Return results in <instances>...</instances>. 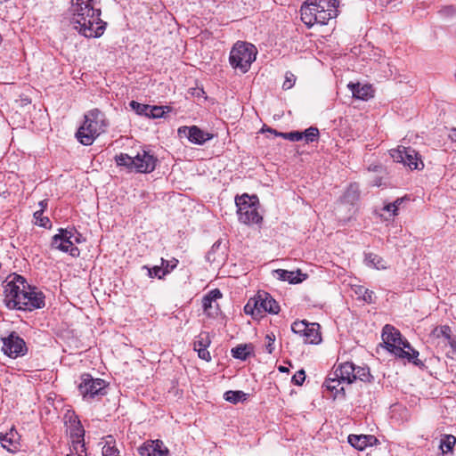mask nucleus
<instances>
[{
  "instance_id": "1",
  "label": "nucleus",
  "mask_w": 456,
  "mask_h": 456,
  "mask_svg": "<svg viewBox=\"0 0 456 456\" xmlns=\"http://www.w3.org/2000/svg\"><path fill=\"white\" fill-rule=\"evenodd\" d=\"M70 3V22L74 29L88 38L100 37L107 26L101 19V0H71Z\"/></svg>"
},
{
  "instance_id": "2",
  "label": "nucleus",
  "mask_w": 456,
  "mask_h": 456,
  "mask_svg": "<svg viewBox=\"0 0 456 456\" xmlns=\"http://www.w3.org/2000/svg\"><path fill=\"white\" fill-rule=\"evenodd\" d=\"M4 303L9 309L28 310L45 306V297L37 287L30 286L19 274L9 276L4 286Z\"/></svg>"
},
{
  "instance_id": "3",
  "label": "nucleus",
  "mask_w": 456,
  "mask_h": 456,
  "mask_svg": "<svg viewBox=\"0 0 456 456\" xmlns=\"http://www.w3.org/2000/svg\"><path fill=\"white\" fill-rule=\"evenodd\" d=\"M338 0H306L300 8L301 20L308 28L327 25L338 16Z\"/></svg>"
},
{
  "instance_id": "4",
  "label": "nucleus",
  "mask_w": 456,
  "mask_h": 456,
  "mask_svg": "<svg viewBox=\"0 0 456 456\" xmlns=\"http://www.w3.org/2000/svg\"><path fill=\"white\" fill-rule=\"evenodd\" d=\"M382 340L386 348L395 356L407 359L417 366L423 365L418 359L419 352L411 347V344L403 338L400 331L392 325L387 324L382 330Z\"/></svg>"
},
{
  "instance_id": "5",
  "label": "nucleus",
  "mask_w": 456,
  "mask_h": 456,
  "mask_svg": "<svg viewBox=\"0 0 456 456\" xmlns=\"http://www.w3.org/2000/svg\"><path fill=\"white\" fill-rule=\"evenodd\" d=\"M107 126L104 113L98 109L91 110L85 115L84 123L76 133V137L83 145H92Z\"/></svg>"
},
{
  "instance_id": "6",
  "label": "nucleus",
  "mask_w": 456,
  "mask_h": 456,
  "mask_svg": "<svg viewBox=\"0 0 456 456\" xmlns=\"http://www.w3.org/2000/svg\"><path fill=\"white\" fill-rule=\"evenodd\" d=\"M256 56L255 45L246 42H237L230 53L229 61L233 69H239L242 73H246L256 60Z\"/></svg>"
},
{
  "instance_id": "7",
  "label": "nucleus",
  "mask_w": 456,
  "mask_h": 456,
  "mask_svg": "<svg viewBox=\"0 0 456 456\" xmlns=\"http://www.w3.org/2000/svg\"><path fill=\"white\" fill-rule=\"evenodd\" d=\"M244 311L247 314H251L256 318L261 316L263 313L276 314L280 311V306L269 293L259 291L255 297L248 301L244 306Z\"/></svg>"
},
{
  "instance_id": "8",
  "label": "nucleus",
  "mask_w": 456,
  "mask_h": 456,
  "mask_svg": "<svg viewBox=\"0 0 456 456\" xmlns=\"http://www.w3.org/2000/svg\"><path fill=\"white\" fill-rule=\"evenodd\" d=\"M257 199L256 196L249 197L243 194L236 197L235 203L237 206V213L240 222L245 224H258L262 220V216L257 210Z\"/></svg>"
},
{
  "instance_id": "9",
  "label": "nucleus",
  "mask_w": 456,
  "mask_h": 456,
  "mask_svg": "<svg viewBox=\"0 0 456 456\" xmlns=\"http://www.w3.org/2000/svg\"><path fill=\"white\" fill-rule=\"evenodd\" d=\"M78 391L84 399L90 401L106 395V383L102 379H94L90 374L84 373L80 377Z\"/></svg>"
},
{
  "instance_id": "10",
  "label": "nucleus",
  "mask_w": 456,
  "mask_h": 456,
  "mask_svg": "<svg viewBox=\"0 0 456 456\" xmlns=\"http://www.w3.org/2000/svg\"><path fill=\"white\" fill-rule=\"evenodd\" d=\"M389 152L395 162L403 163L411 170L421 169L424 167L419 153L411 147H398L397 149L391 150Z\"/></svg>"
},
{
  "instance_id": "11",
  "label": "nucleus",
  "mask_w": 456,
  "mask_h": 456,
  "mask_svg": "<svg viewBox=\"0 0 456 456\" xmlns=\"http://www.w3.org/2000/svg\"><path fill=\"white\" fill-rule=\"evenodd\" d=\"M2 341V350L7 356L15 359L27 354L26 343L16 332H11L8 337L3 338Z\"/></svg>"
},
{
  "instance_id": "12",
  "label": "nucleus",
  "mask_w": 456,
  "mask_h": 456,
  "mask_svg": "<svg viewBox=\"0 0 456 456\" xmlns=\"http://www.w3.org/2000/svg\"><path fill=\"white\" fill-rule=\"evenodd\" d=\"M73 236L72 231L60 229L59 233L53 237L51 246L53 248L63 252H69L72 256H77L79 255V249L74 246V242L71 240Z\"/></svg>"
},
{
  "instance_id": "13",
  "label": "nucleus",
  "mask_w": 456,
  "mask_h": 456,
  "mask_svg": "<svg viewBox=\"0 0 456 456\" xmlns=\"http://www.w3.org/2000/svg\"><path fill=\"white\" fill-rule=\"evenodd\" d=\"M157 161L153 154L142 150L134 157V169L138 173H151L156 167Z\"/></svg>"
},
{
  "instance_id": "14",
  "label": "nucleus",
  "mask_w": 456,
  "mask_h": 456,
  "mask_svg": "<svg viewBox=\"0 0 456 456\" xmlns=\"http://www.w3.org/2000/svg\"><path fill=\"white\" fill-rule=\"evenodd\" d=\"M130 108L136 112V114L141 116H145L151 118H162L165 114V109L169 110L168 107L164 106H151L148 104L139 103L135 101H131L129 102Z\"/></svg>"
},
{
  "instance_id": "15",
  "label": "nucleus",
  "mask_w": 456,
  "mask_h": 456,
  "mask_svg": "<svg viewBox=\"0 0 456 456\" xmlns=\"http://www.w3.org/2000/svg\"><path fill=\"white\" fill-rule=\"evenodd\" d=\"M180 136L184 134L190 142L196 144H203L207 141L212 139L213 135L209 133L204 132L196 126H181L178 129Z\"/></svg>"
},
{
  "instance_id": "16",
  "label": "nucleus",
  "mask_w": 456,
  "mask_h": 456,
  "mask_svg": "<svg viewBox=\"0 0 456 456\" xmlns=\"http://www.w3.org/2000/svg\"><path fill=\"white\" fill-rule=\"evenodd\" d=\"M0 443L3 448L9 452H17L20 448V436L14 428L5 434L0 433Z\"/></svg>"
},
{
  "instance_id": "17",
  "label": "nucleus",
  "mask_w": 456,
  "mask_h": 456,
  "mask_svg": "<svg viewBox=\"0 0 456 456\" xmlns=\"http://www.w3.org/2000/svg\"><path fill=\"white\" fill-rule=\"evenodd\" d=\"M138 453L140 456H167L168 450L161 441L156 440L142 444L138 448Z\"/></svg>"
},
{
  "instance_id": "18",
  "label": "nucleus",
  "mask_w": 456,
  "mask_h": 456,
  "mask_svg": "<svg viewBox=\"0 0 456 456\" xmlns=\"http://www.w3.org/2000/svg\"><path fill=\"white\" fill-rule=\"evenodd\" d=\"M222 296L218 289H214L203 297L202 306L207 315L215 316L217 314L218 305L216 304V300L221 298Z\"/></svg>"
},
{
  "instance_id": "19",
  "label": "nucleus",
  "mask_w": 456,
  "mask_h": 456,
  "mask_svg": "<svg viewBox=\"0 0 456 456\" xmlns=\"http://www.w3.org/2000/svg\"><path fill=\"white\" fill-rule=\"evenodd\" d=\"M347 442L350 445L358 451H363L368 446H372L379 443V440L372 435H349Z\"/></svg>"
},
{
  "instance_id": "20",
  "label": "nucleus",
  "mask_w": 456,
  "mask_h": 456,
  "mask_svg": "<svg viewBox=\"0 0 456 456\" xmlns=\"http://www.w3.org/2000/svg\"><path fill=\"white\" fill-rule=\"evenodd\" d=\"M194 350L198 352V355L200 359L210 361L211 356L208 351V347L210 345V340L208 333L200 334L194 340Z\"/></svg>"
},
{
  "instance_id": "21",
  "label": "nucleus",
  "mask_w": 456,
  "mask_h": 456,
  "mask_svg": "<svg viewBox=\"0 0 456 456\" xmlns=\"http://www.w3.org/2000/svg\"><path fill=\"white\" fill-rule=\"evenodd\" d=\"M273 273L277 279L283 281H289L291 284L299 283L306 278V274L302 273L299 270L293 272L283 269H277L273 271Z\"/></svg>"
},
{
  "instance_id": "22",
  "label": "nucleus",
  "mask_w": 456,
  "mask_h": 456,
  "mask_svg": "<svg viewBox=\"0 0 456 456\" xmlns=\"http://www.w3.org/2000/svg\"><path fill=\"white\" fill-rule=\"evenodd\" d=\"M355 371V365L353 362H346L341 363L332 373L333 376L338 377L344 383L352 384L353 376Z\"/></svg>"
},
{
  "instance_id": "23",
  "label": "nucleus",
  "mask_w": 456,
  "mask_h": 456,
  "mask_svg": "<svg viewBox=\"0 0 456 456\" xmlns=\"http://www.w3.org/2000/svg\"><path fill=\"white\" fill-rule=\"evenodd\" d=\"M348 87L353 94V97L355 99L367 101L373 97V89L370 85L350 83L348 84Z\"/></svg>"
},
{
  "instance_id": "24",
  "label": "nucleus",
  "mask_w": 456,
  "mask_h": 456,
  "mask_svg": "<svg viewBox=\"0 0 456 456\" xmlns=\"http://www.w3.org/2000/svg\"><path fill=\"white\" fill-rule=\"evenodd\" d=\"M231 353L232 357L245 361L253 354V346L251 344H240L233 347Z\"/></svg>"
},
{
  "instance_id": "25",
  "label": "nucleus",
  "mask_w": 456,
  "mask_h": 456,
  "mask_svg": "<svg viewBox=\"0 0 456 456\" xmlns=\"http://www.w3.org/2000/svg\"><path fill=\"white\" fill-rule=\"evenodd\" d=\"M305 344H318L321 342L322 338L319 332V324L309 323L305 337L303 338Z\"/></svg>"
},
{
  "instance_id": "26",
  "label": "nucleus",
  "mask_w": 456,
  "mask_h": 456,
  "mask_svg": "<svg viewBox=\"0 0 456 456\" xmlns=\"http://www.w3.org/2000/svg\"><path fill=\"white\" fill-rule=\"evenodd\" d=\"M344 383L342 379L338 377L333 376L332 373L330 374L329 378L325 380L324 386L326 388L331 392L335 393V396H337L339 393H344V387L341 384Z\"/></svg>"
},
{
  "instance_id": "27",
  "label": "nucleus",
  "mask_w": 456,
  "mask_h": 456,
  "mask_svg": "<svg viewBox=\"0 0 456 456\" xmlns=\"http://www.w3.org/2000/svg\"><path fill=\"white\" fill-rule=\"evenodd\" d=\"M178 264V260H175V264L171 265L170 269H168V263H167V265L162 266L161 265H156L152 268H147L148 269V274L151 278L157 277L159 279L163 278L165 275L169 273L171 271H173Z\"/></svg>"
},
{
  "instance_id": "28",
  "label": "nucleus",
  "mask_w": 456,
  "mask_h": 456,
  "mask_svg": "<svg viewBox=\"0 0 456 456\" xmlns=\"http://www.w3.org/2000/svg\"><path fill=\"white\" fill-rule=\"evenodd\" d=\"M365 262L367 265L372 266L378 270L387 268L384 259L376 254H367L365 256Z\"/></svg>"
},
{
  "instance_id": "29",
  "label": "nucleus",
  "mask_w": 456,
  "mask_h": 456,
  "mask_svg": "<svg viewBox=\"0 0 456 456\" xmlns=\"http://www.w3.org/2000/svg\"><path fill=\"white\" fill-rule=\"evenodd\" d=\"M434 334L437 338H444L453 347L455 341L452 338V330L448 325L436 327L434 330Z\"/></svg>"
},
{
  "instance_id": "30",
  "label": "nucleus",
  "mask_w": 456,
  "mask_h": 456,
  "mask_svg": "<svg viewBox=\"0 0 456 456\" xmlns=\"http://www.w3.org/2000/svg\"><path fill=\"white\" fill-rule=\"evenodd\" d=\"M359 187L356 184H350L346 192L344 193V201L349 204H354L359 199Z\"/></svg>"
},
{
  "instance_id": "31",
  "label": "nucleus",
  "mask_w": 456,
  "mask_h": 456,
  "mask_svg": "<svg viewBox=\"0 0 456 456\" xmlns=\"http://www.w3.org/2000/svg\"><path fill=\"white\" fill-rule=\"evenodd\" d=\"M371 375L370 373V369L366 366H356L355 371L353 376V382L355 380H361L363 382L370 381Z\"/></svg>"
},
{
  "instance_id": "32",
  "label": "nucleus",
  "mask_w": 456,
  "mask_h": 456,
  "mask_svg": "<svg viewBox=\"0 0 456 456\" xmlns=\"http://www.w3.org/2000/svg\"><path fill=\"white\" fill-rule=\"evenodd\" d=\"M456 443V437L452 435H445L440 441V449L444 453L451 452Z\"/></svg>"
},
{
  "instance_id": "33",
  "label": "nucleus",
  "mask_w": 456,
  "mask_h": 456,
  "mask_svg": "<svg viewBox=\"0 0 456 456\" xmlns=\"http://www.w3.org/2000/svg\"><path fill=\"white\" fill-rule=\"evenodd\" d=\"M115 161L118 166L134 169V157H130L125 153H120L115 157Z\"/></svg>"
},
{
  "instance_id": "34",
  "label": "nucleus",
  "mask_w": 456,
  "mask_h": 456,
  "mask_svg": "<svg viewBox=\"0 0 456 456\" xmlns=\"http://www.w3.org/2000/svg\"><path fill=\"white\" fill-rule=\"evenodd\" d=\"M224 399L230 403H237L246 398V394L242 391H227L224 393Z\"/></svg>"
},
{
  "instance_id": "35",
  "label": "nucleus",
  "mask_w": 456,
  "mask_h": 456,
  "mask_svg": "<svg viewBox=\"0 0 456 456\" xmlns=\"http://www.w3.org/2000/svg\"><path fill=\"white\" fill-rule=\"evenodd\" d=\"M355 293L361 297L364 302L366 303H372L373 302V296L374 292L372 290H370L362 286L357 287L355 289Z\"/></svg>"
},
{
  "instance_id": "36",
  "label": "nucleus",
  "mask_w": 456,
  "mask_h": 456,
  "mask_svg": "<svg viewBox=\"0 0 456 456\" xmlns=\"http://www.w3.org/2000/svg\"><path fill=\"white\" fill-rule=\"evenodd\" d=\"M302 133L303 138L307 143L317 141L320 135L318 128L314 126H310Z\"/></svg>"
},
{
  "instance_id": "37",
  "label": "nucleus",
  "mask_w": 456,
  "mask_h": 456,
  "mask_svg": "<svg viewBox=\"0 0 456 456\" xmlns=\"http://www.w3.org/2000/svg\"><path fill=\"white\" fill-rule=\"evenodd\" d=\"M308 327L309 323L305 321H297L292 323L291 330L304 338Z\"/></svg>"
},
{
  "instance_id": "38",
  "label": "nucleus",
  "mask_w": 456,
  "mask_h": 456,
  "mask_svg": "<svg viewBox=\"0 0 456 456\" xmlns=\"http://www.w3.org/2000/svg\"><path fill=\"white\" fill-rule=\"evenodd\" d=\"M84 436H85V430H84L83 427L81 426L80 422L78 421L70 429L71 441H74V439L79 440V441H84Z\"/></svg>"
},
{
  "instance_id": "39",
  "label": "nucleus",
  "mask_w": 456,
  "mask_h": 456,
  "mask_svg": "<svg viewBox=\"0 0 456 456\" xmlns=\"http://www.w3.org/2000/svg\"><path fill=\"white\" fill-rule=\"evenodd\" d=\"M43 209L37 210L34 213V218L36 219V224L39 226L47 228L51 226V221L48 217L43 216Z\"/></svg>"
},
{
  "instance_id": "40",
  "label": "nucleus",
  "mask_w": 456,
  "mask_h": 456,
  "mask_svg": "<svg viewBox=\"0 0 456 456\" xmlns=\"http://www.w3.org/2000/svg\"><path fill=\"white\" fill-rule=\"evenodd\" d=\"M86 451V446L84 441L75 440L71 441V446H70V454L73 456L76 453L78 452H84Z\"/></svg>"
},
{
  "instance_id": "41",
  "label": "nucleus",
  "mask_w": 456,
  "mask_h": 456,
  "mask_svg": "<svg viewBox=\"0 0 456 456\" xmlns=\"http://www.w3.org/2000/svg\"><path fill=\"white\" fill-rule=\"evenodd\" d=\"M403 199L399 198L395 200L393 203H389L384 207V210L387 212H391L392 216H395L397 215L398 207L402 204Z\"/></svg>"
},
{
  "instance_id": "42",
  "label": "nucleus",
  "mask_w": 456,
  "mask_h": 456,
  "mask_svg": "<svg viewBox=\"0 0 456 456\" xmlns=\"http://www.w3.org/2000/svg\"><path fill=\"white\" fill-rule=\"evenodd\" d=\"M102 456H120L119 451L113 445L106 444L102 447Z\"/></svg>"
},
{
  "instance_id": "43",
  "label": "nucleus",
  "mask_w": 456,
  "mask_h": 456,
  "mask_svg": "<svg viewBox=\"0 0 456 456\" xmlns=\"http://www.w3.org/2000/svg\"><path fill=\"white\" fill-rule=\"evenodd\" d=\"M305 379V373L304 370L297 371L292 377V383L297 386H301Z\"/></svg>"
},
{
  "instance_id": "44",
  "label": "nucleus",
  "mask_w": 456,
  "mask_h": 456,
  "mask_svg": "<svg viewBox=\"0 0 456 456\" xmlns=\"http://www.w3.org/2000/svg\"><path fill=\"white\" fill-rule=\"evenodd\" d=\"M266 345H265V350L268 354H272L273 352V343L275 340V336L273 334H267L265 336Z\"/></svg>"
},
{
  "instance_id": "45",
  "label": "nucleus",
  "mask_w": 456,
  "mask_h": 456,
  "mask_svg": "<svg viewBox=\"0 0 456 456\" xmlns=\"http://www.w3.org/2000/svg\"><path fill=\"white\" fill-rule=\"evenodd\" d=\"M286 139L291 142H298L303 139V133L299 131L287 133Z\"/></svg>"
},
{
  "instance_id": "46",
  "label": "nucleus",
  "mask_w": 456,
  "mask_h": 456,
  "mask_svg": "<svg viewBox=\"0 0 456 456\" xmlns=\"http://www.w3.org/2000/svg\"><path fill=\"white\" fill-rule=\"evenodd\" d=\"M295 83V77L292 73L286 74V79L282 85L283 89H290Z\"/></svg>"
},
{
  "instance_id": "47",
  "label": "nucleus",
  "mask_w": 456,
  "mask_h": 456,
  "mask_svg": "<svg viewBox=\"0 0 456 456\" xmlns=\"http://www.w3.org/2000/svg\"><path fill=\"white\" fill-rule=\"evenodd\" d=\"M267 131H269L270 133L274 134L276 136H280V137H282V138L286 139L287 133L277 132L276 130L272 129V128H268Z\"/></svg>"
},
{
  "instance_id": "48",
  "label": "nucleus",
  "mask_w": 456,
  "mask_h": 456,
  "mask_svg": "<svg viewBox=\"0 0 456 456\" xmlns=\"http://www.w3.org/2000/svg\"><path fill=\"white\" fill-rule=\"evenodd\" d=\"M175 259L168 261V260H165V259L161 258V265H162V266L165 267V265H167V263H168V269H170L171 265L175 264Z\"/></svg>"
},
{
  "instance_id": "49",
  "label": "nucleus",
  "mask_w": 456,
  "mask_h": 456,
  "mask_svg": "<svg viewBox=\"0 0 456 456\" xmlns=\"http://www.w3.org/2000/svg\"><path fill=\"white\" fill-rule=\"evenodd\" d=\"M449 137L452 139V141L456 142V128H452L450 131Z\"/></svg>"
},
{
  "instance_id": "50",
  "label": "nucleus",
  "mask_w": 456,
  "mask_h": 456,
  "mask_svg": "<svg viewBox=\"0 0 456 456\" xmlns=\"http://www.w3.org/2000/svg\"><path fill=\"white\" fill-rule=\"evenodd\" d=\"M382 183H381V179L380 178H376L373 182H372V185L373 186H377V187H379L381 186Z\"/></svg>"
},
{
  "instance_id": "51",
  "label": "nucleus",
  "mask_w": 456,
  "mask_h": 456,
  "mask_svg": "<svg viewBox=\"0 0 456 456\" xmlns=\"http://www.w3.org/2000/svg\"><path fill=\"white\" fill-rule=\"evenodd\" d=\"M39 205L41 207V209L44 210V208L47 206V202L45 201V200H42V201L39 202Z\"/></svg>"
},
{
  "instance_id": "52",
  "label": "nucleus",
  "mask_w": 456,
  "mask_h": 456,
  "mask_svg": "<svg viewBox=\"0 0 456 456\" xmlns=\"http://www.w3.org/2000/svg\"><path fill=\"white\" fill-rule=\"evenodd\" d=\"M279 370L281 372H288L289 371V369L287 367H284V366H280L279 367Z\"/></svg>"
},
{
  "instance_id": "53",
  "label": "nucleus",
  "mask_w": 456,
  "mask_h": 456,
  "mask_svg": "<svg viewBox=\"0 0 456 456\" xmlns=\"http://www.w3.org/2000/svg\"><path fill=\"white\" fill-rule=\"evenodd\" d=\"M73 456H86V452H78V453L74 454Z\"/></svg>"
},
{
  "instance_id": "54",
  "label": "nucleus",
  "mask_w": 456,
  "mask_h": 456,
  "mask_svg": "<svg viewBox=\"0 0 456 456\" xmlns=\"http://www.w3.org/2000/svg\"><path fill=\"white\" fill-rule=\"evenodd\" d=\"M9 0H0V3H5V2H8Z\"/></svg>"
},
{
  "instance_id": "55",
  "label": "nucleus",
  "mask_w": 456,
  "mask_h": 456,
  "mask_svg": "<svg viewBox=\"0 0 456 456\" xmlns=\"http://www.w3.org/2000/svg\"><path fill=\"white\" fill-rule=\"evenodd\" d=\"M66 456H71V455H66Z\"/></svg>"
}]
</instances>
